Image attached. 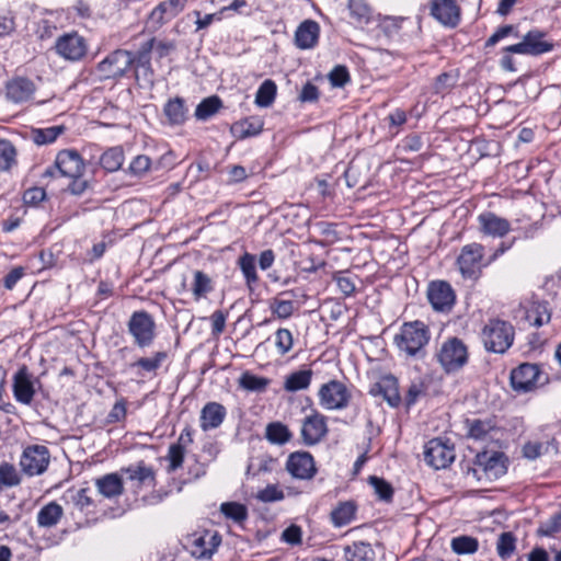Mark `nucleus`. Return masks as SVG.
<instances>
[{"instance_id": "17", "label": "nucleus", "mask_w": 561, "mask_h": 561, "mask_svg": "<svg viewBox=\"0 0 561 561\" xmlns=\"http://www.w3.org/2000/svg\"><path fill=\"white\" fill-rule=\"evenodd\" d=\"M300 433L305 445L318 444L328 433L325 416L318 411H312L304 419Z\"/></svg>"}, {"instance_id": "43", "label": "nucleus", "mask_w": 561, "mask_h": 561, "mask_svg": "<svg viewBox=\"0 0 561 561\" xmlns=\"http://www.w3.org/2000/svg\"><path fill=\"white\" fill-rule=\"evenodd\" d=\"M266 439L276 445H284L291 438V433L288 427L280 422H273L266 426Z\"/></svg>"}, {"instance_id": "23", "label": "nucleus", "mask_w": 561, "mask_h": 561, "mask_svg": "<svg viewBox=\"0 0 561 561\" xmlns=\"http://www.w3.org/2000/svg\"><path fill=\"white\" fill-rule=\"evenodd\" d=\"M370 393L381 394L391 408H398L402 401L398 379L392 375L382 377L371 389Z\"/></svg>"}, {"instance_id": "44", "label": "nucleus", "mask_w": 561, "mask_h": 561, "mask_svg": "<svg viewBox=\"0 0 561 561\" xmlns=\"http://www.w3.org/2000/svg\"><path fill=\"white\" fill-rule=\"evenodd\" d=\"M65 127L61 125L50 126L46 128L33 129L31 135L32 139L36 145H48L54 142L62 133Z\"/></svg>"}, {"instance_id": "25", "label": "nucleus", "mask_w": 561, "mask_h": 561, "mask_svg": "<svg viewBox=\"0 0 561 561\" xmlns=\"http://www.w3.org/2000/svg\"><path fill=\"white\" fill-rule=\"evenodd\" d=\"M167 357V352L158 351L154 352L151 356L139 357L137 360L128 364V368L134 370L137 376L141 377H144L146 374H156Z\"/></svg>"}, {"instance_id": "34", "label": "nucleus", "mask_w": 561, "mask_h": 561, "mask_svg": "<svg viewBox=\"0 0 561 561\" xmlns=\"http://www.w3.org/2000/svg\"><path fill=\"white\" fill-rule=\"evenodd\" d=\"M526 320L534 327H541L550 321L551 313L547 302H533L525 313Z\"/></svg>"}, {"instance_id": "48", "label": "nucleus", "mask_w": 561, "mask_h": 561, "mask_svg": "<svg viewBox=\"0 0 561 561\" xmlns=\"http://www.w3.org/2000/svg\"><path fill=\"white\" fill-rule=\"evenodd\" d=\"M351 16L359 24H367L370 21L371 10L366 0H348Z\"/></svg>"}, {"instance_id": "45", "label": "nucleus", "mask_w": 561, "mask_h": 561, "mask_svg": "<svg viewBox=\"0 0 561 561\" xmlns=\"http://www.w3.org/2000/svg\"><path fill=\"white\" fill-rule=\"evenodd\" d=\"M450 547L456 554H472L478 551L479 541L474 537L461 535L451 539Z\"/></svg>"}, {"instance_id": "2", "label": "nucleus", "mask_w": 561, "mask_h": 561, "mask_svg": "<svg viewBox=\"0 0 561 561\" xmlns=\"http://www.w3.org/2000/svg\"><path fill=\"white\" fill-rule=\"evenodd\" d=\"M431 339L428 327L420 320L404 322L394 336V344L409 357L422 358Z\"/></svg>"}, {"instance_id": "41", "label": "nucleus", "mask_w": 561, "mask_h": 561, "mask_svg": "<svg viewBox=\"0 0 561 561\" xmlns=\"http://www.w3.org/2000/svg\"><path fill=\"white\" fill-rule=\"evenodd\" d=\"M277 92L276 83L271 80H264L255 94V104L260 107H268L273 104Z\"/></svg>"}, {"instance_id": "9", "label": "nucleus", "mask_w": 561, "mask_h": 561, "mask_svg": "<svg viewBox=\"0 0 561 561\" xmlns=\"http://www.w3.org/2000/svg\"><path fill=\"white\" fill-rule=\"evenodd\" d=\"M85 163L77 150L65 149L57 153L54 165L46 169L44 176L81 178Z\"/></svg>"}, {"instance_id": "24", "label": "nucleus", "mask_w": 561, "mask_h": 561, "mask_svg": "<svg viewBox=\"0 0 561 561\" xmlns=\"http://www.w3.org/2000/svg\"><path fill=\"white\" fill-rule=\"evenodd\" d=\"M320 34V26L313 20H305L295 32V44L300 49L314 47Z\"/></svg>"}, {"instance_id": "15", "label": "nucleus", "mask_w": 561, "mask_h": 561, "mask_svg": "<svg viewBox=\"0 0 561 561\" xmlns=\"http://www.w3.org/2000/svg\"><path fill=\"white\" fill-rule=\"evenodd\" d=\"M36 385H41L38 379H33L27 367L23 365L13 377L12 391L14 399L22 404L30 405L36 393Z\"/></svg>"}, {"instance_id": "14", "label": "nucleus", "mask_w": 561, "mask_h": 561, "mask_svg": "<svg viewBox=\"0 0 561 561\" xmlns=\"http://www.w3.org/2000/svg\"><path fill=\"white\" fill-rule=\"evenodd\" d=\"M455 456L454 447L440 438L431 439L424 447V461L435 470L447 468Z\"/></svg>"}, {"instance_id": "55", "label": "nucleus", "mask_w": 561, "mask_h": 561, "mask_svg": "<svg viewBox=\"0 0 561 561\" xmlns=\"http://www.w3.org/2000/svg\"><path fill=\"white\" fill-rule=\"evenodd\" d=\"M275 347L277 353L282 356L290 352L294 345V337L290 330L280 328L275 332Z\"/></svg>"}, {"instance_id": "10", "label": "nucleus", "mask_w": 561, "mask_h": 561, "mask_svg": "<svg viewBox=\"0 0 561 561\" xmlns=\"http://www.w3.org/2000/svg\"><path fill=\"white\" fill-rule=\"evenodd\" d=\"M50 462L49 449L44 445L26 446L20 457V467L23 473L28 477L43 474Z\"/></svg>"}, {"instance_id": "38", "label": "nucleus", "mask_w": 561, "mask_h": 561, "mask_svg": "<svg viewBox=\"0 0 561 561\" xmlns=\"http://www.w3.org/2000/svg\"><path fill=\"white\" fill-rule=\"evenodd\" d=\"M96 486L99 492L106 497H114L123 492L122 479L116 473H110L98 479Z\"/></svg>"}, {"instance_id": "28", "label": "nucleus", "mask_w": 561, "mask_h": 561, "mask_svg": "<svg viewBox=\"0 0 561 561\" xmlns=\"http://www.w3.org/2000/svg\"><path fill=\"white\" fill-rule=\"evenodd\" d=\"M264 122L257 116H251L236 122L231 125L230 131L238 139H245L257 136L263 130Z\"/></svg>"}, {"instance_id": "50", "label": "nucleus", "mask_w": 561, "mask_h": 561, "mask_svg": "<svg viewBox=\"0 0 561 561\" xmlns=\"http://www.w3.org/2000/svg\"><path fill=\"white\" fill-rule=\"evenodd\" d=\"M16 162V150L11 141L0 139V171H9Z\"/></svg>"}, {"instance_id": "40", "label": "nucleus", "mask_w": 561, "mask_h": 561, "mask_svg": "<svg viewBox=\"0 0 561 561\" xmlns=\"http://www.w3.org/2000/svg\"><path fill=\"white\" fill-rule=\"evenodd\" d=\"M222 107V101L217 95L208 96L196 106L195 117L198 121H207Z\"/></svg>"}, {"instance_id": "32", "label": "nucleus", "mask_w": 561, "mask_h": 561, "mask_svg": "<svg viewBox=\"0 0 561 561\" xmlns=\"http://www.w3.org/2000/svg\"><path fill=\"white\" fill-rule=\"evenodd\" d=\"M468 435L476 440H486L494 437L495 425L492 420L467 421Z\"/></svg>"}, {"instance_id": "36", "label": "nucleus", "mask_w": 561, "mask_h": 561, "mask_svg": "<svg viewBox=\"0 0 561 561\" xmlns=\"http://www.w3.org/2000/svg\"><path fill=\"white\" fill-rule=\"evenodd\" d=\"M238 266L242 272L245 279V284L250 290H253V286L257 283L259 276L255 266V255L245 252L238 259Z\"/></svg>"}, {"instance_id": "61", "label": "nucleus", "mask_w": 561, "mask_h": 561, "mask_svg": "<svg viewBox=\"0 0 561 561\" xmlns=\"http://www.w3.org/2000/svg\"><path fill=\"white\" fill-rule=\"evenodd\" d=\"M173 48V45L165 42H158L156 43L154 39H151L146 43L144 47V51L139 54L138 56V64L142 62V59H146L145 61L148 62L147 54L151 49H156L160 57H163L169 54V51Z\"/></svg>"}, {"instance_id": "35", "label": "nucleus", "mask_w": 561, "mask_h": 561, "mask_svg": "<svg viewBox=\"0 0 561 561\" xmlns=\"http://www.w3.org/2000/svg\"><path fill=\"white\" fill-rule=\"evenodd\" d=\"M312 375L311 369L294 371L286 377L284 389L288 392L305 390L310 386Z\"/></svg>"}, {"instance_id": "7", "label": "nucleus", "mask_w": 561, "mask_h": 561, "mask_svg": "<svg viewBox=\"0 0 561 561\" xmlns=\"http://www.w3.org/2000/svg\"><path fill=\"white\" fill-rule=\"evenodd\" d=\"M443 370L447 374L456 373L468 362V350L458 337L444 341L435 355Z\"/></svg>"}, {"instance_id": "4", "label": "nucleus", "mask_w": 561, "mask_h": 561, "mask_svg": "<svg viewBox=\"0 0 561 561\" xmlns=\"http://www.w3.org/2000/svg\"><path fill=\"white\" fill-rule=\"evenodd\" d=\"M515 336L514 327L504 320L492 319L484 325L481 340L488 352L503 354L513 344Z\"/></svg>"}, {"instance_id": "63", "label": "nucleus", "mask_w": 561, "mask_h": 561, "mask_svg": "<svg viewBox=\"0 0 561 561\" xmlns=\"http://www.w3.org/2000/svg\"><path fill=\"white\" fill-rule=\"evenodd\" d=\"M151 165V160L149 157L145 154L137 156L133 159L129 164V172L136 176L144 175L147 171H149Z\"/></svg>"}, {"instance_id": "31", "label": "nucleus", "mask_w": 561, "mask_h": 561, "mask_svg": "<svg viewBox=\"0 0 561 561\" xmlns=\"http://www.w3.org/2000/svg\"><path fill=\"white\" fill-rule=\"evenodd\" d=\"M344 558L346 561H375V551L370 543L357 541L344 548Z\"/></svg>"}, {"instance_id": "5", "label": "nucleus", "mask_w": 561, "mask_h": 561, "mask_svg": "<svg viewBox=\"0 0 561 561\" xmlns=\"http://www.w3.org/2000/svg\"><path fill=\"white\" fill-rule=\"evenodd\" d=\"M127 332L138 348H148L157 337V324L148 311L137 310L127 321Z\"/></svg>"}, {"instance_id": "30", "label": "nucleus", "mask_w": 561, "mask_h": 561, "mask_svg": "<svg viewBox=\"0 0 561 561\" xmlns=\"http://www.w3.org/2000/svg\"><path fill=\"white\" fill-rule=\"evenodd\" d=\"M357 506L353 501L340 502L331 512V522L335 527H343L355 519Z\"/></svg>"}, {"instance_id": "58", "label": "nucleus", "mask_w": 561, "mask_h": 561, "mask_svg": "<svg viewBox=\"0 0 561 561\" xmlns=\"http://www.w3.org/2000/svg\"><path fill=\"white\" fill-rule=\"evenodd\" d=\"M256 499L263 503L279 502L285 499V493L277 484H268L257 492Z\"/></svg>"}, {"instance_id": "46", "label": "nucleus", "mask_w": 561, "mask_h": 561, "mask_svg": "<svg viewBox=\"0 0 561 561\" xmlns=\"http://www.w3.org/2000/svg\"><path fill=\"white\" fill-rule=\"evenodd\" d=\"M22 481L18 469L9 462L0 465V491L5 488L18 486Z\"/></svg>"}, {"instance_id": "37", "label": "nucleus", "mask_w": 561, "mask_h": 561, "mask_svg": "<svg viewBox=\"0 0 561 561\" xmlns=\"http://www.w3.org/2000/svg\"><path fill=\"white\" fill-rule=\"evenodd\" d=\"M164 115L172 125H181L186 119L185 102L182 98L169 100L163 108Z\"/></svg>"}, {"instance_id": "26", "label": "nucleus", "mask_w": 561, "mask_h": 561, "mask_svg": "<svg viewBox=\"0 0 561 561\" xmlns=\"http://www.w3.org/2000/svg\"><path fill=\"white\" fill-rule=\"evenodd\" d=\"M186 1L187 0H165L152 10L150 19L159 24L170 21L183 11Z\"/></svg>"}, {"instance_id": "52", "label": "nucleus", "mask_w": 561, "mask_h": 561, "mask_svg": "<svg viewBox=\"0 0 561 561\" xmlns=\"http://www.w3.org/2000/svg\"><path fill=\"white\" fill-rule=\"evenodd\" d=\"M127 472L130 480L137 481L142 485H153L154 472L150 467L140 463L134 468H128Z\"/></svg>"}, {"instance_id": "21", "label": "nucleus", "mask_w": 561, "mask_h": 561, "mask_svg": "<svg viewBox=\"0 0 561 561\" xmlns=\"http://www.w3.org/2000/svg\"><path fill=\"white\" fill-rule=\"evenodd\" d=\"M34 92V82L23 77L10 80L5 87L7 98L14 103H24L30 101L33 98Z\"/></svg>"}, {"instance_id": "56", "label": "nucleus", "mask_w": 561, "mask_h": 561, "mask_svg": "<svg viewBox=\"0 0 561 561\" xmlns=\"http://www.w3.org/2000/svg\"><path fill=\"white\" fill-rule=\"evenodd\" d=\"M369 483L378 499L383 502H391L393 497V488L385 479L373 476L369 478Z\"/></svg>"}, {"instance_id": "11", "label": "nucleus", "mask_w": 561, "mask_h": 561, "mask_svg": "<svg viewBox=\"0 0 561 561\" xmlns=\"http://www.w3.org/2000/svg\"><path fill=\"white\" fill-rule=\"evenodd\" d=\"M54 49L62 59L76 62L87 55L88 42L78 32L72 31L60 35L55 42Z\"/></svg>"}, {"instance_id": "39", "label": "nucleus", "mask_w": 561, "mask_h": 561, "mask_svg": "<svg viewBox=\"0 0 561 561\" xmlns=\"http://www.w3.org/2000/svg\"><path fill=\"white\" fill-rule=\"evenodd\" d=\"M271 380L266 377L254 375L250 371H244L239 378L240 388L250 392H264L270 386Z\"/></svg>"}, {"instance_id": "49", "label": "nucleus", "mask_w": 561, "mask_h": 561, "mask_svg": "<svg viewBox=\"0 0 561 561\" xmlns=\"http://www.w3.org/2000/svg\"><path fill=\"white\" fill-rule=\"evenodd\" d=\"M220 512L229 519L236 523H242L248 518V508L245 505L237 502H226L220 506Z\"/></svg>"}, {"instance_id": "13", "label": "nucleus", "mask_w": 561, "mask_h": 561, "mask_svg": "<svg viewBox=\"0 0 561 561\" xmlns=\"http://www.w3.org/2000/svg\"><path fill=\"white\" fill-rule=\"evenodd\" d=\"M351 393L339 380H330L319 389L320 405L325 410H343L348 405Z\"/></svg>"}, {"instance_id": "57", "label": "nucleus", "mask_w": 561, "mask_h": 561, "mask_svg": "<svg viewBox=\"0 0 561 561\" xmlns=\"http://www.w3.org/2000/svg\"><path fill=\"white\" fill-rule=\"evenodd\" d=\"M513 37L518 38L519 32L517 26L515 25H503L500 26L485 42V47H491L496 45L499 42H501L504 38Z\"/></svg>"}, {"instance_id": "22", "label": "nucleus", "mask_w": 561, "mask_h": 561, "mask_svg": "<svg viewBox=\"0 0 561 561\" xmlns=\"http://www.w3.org/2000/svg\"><path fill=\"white\" fill-rule=\"evenodd\" d=\"M227 415L226 408L218 402L206 403L199 415V426L204 432L218 428Z\"/></svg>"}, {"instance_id": "20", "label": "nucleus", "mask_w": 561, "mask_h": 561, "mask_svg": "<svg viewBox=\"0 0 561 561\" xmlns=\"http://www.w3.org/2000/svg\"><path fill=\"white\" fill-rule=\"evenodd\" d=\"M479 230L484 236L503 238L511 231V224L507 219L497 216L492 211H483L477 217Z\"/></svg>"}, {"instance_id": "53", "label": "nucleus", "mask_w": 561, "mask_h": 561, "mask_svg": "<svg viewBox=\"0 0 561 561\" xmlns=\"http://www.w3.org/2000/svg\"><path fill=\"white\" fill-rule=\"evenodd\" d=\"M272 314L278 319H288L295 312V302L293 300H285L274 298L270 304Z\"/></svg>"}, {"instance_id": "42", "label": "nucleus", "mask_w": 561, "mask_h": 561, "mask_svg": "<svg viewBox=\"0 0 561 561\" xmlns=\"http://www.w3.org/2000/svg\"><path fill=\"white\" fill-rule=\"evenodd\" d=\"M124 163V151L121 147L107 149L100 158V164L108 172H115Z\"/></svg>"}, {"instance_id": "60", "label": "nucleus", "mask_w": 561, "mask_h": 561, "mask_svg": "<svg viewBox=\"0 0 561 561\" xmlns=\"http://www.w3.org/2000/svg\"><path fill=\"white\" fill-rule=\"evenodd\" d=\"M341 293L345 296H352L356 290V277L350 276L346 273L339 272L333 276Z\"/></svg>"}, {"instance_id": "62", "label": "nucleus", "mask_w": 561, "mask_h": 561, "mask_svg": "<svg viewBox=\"0 0 561 561\" xmlns=\"http://www.w3.org/2000/svg\"><path fill=\"white\" fill-rule=\"evenodd\" d=\"M282 541L290 545L298 546L302 541V529L300 526L296 524H291L287 528H285L280 536Z\"/></svg>"}, {"instance_id": "33", "label": "nucleus", "mask_w": 561, "mask_h": 561, "mask_svg": "<svg viewBox=\"0 0 561 561\" xmlns=\"http://www.w3.org/2000/svg\"><path fill=\"white\" fill-rule=\"evenodd\" d=\"M62 515V507L56 502H50L37 513V524L39 527L50 528L59 523Z\"/></svg>"}, {"instance_id": "6", "label": "nucleus", "mask_w": 561, "mask_h": 561, "mask_svg": "<svg viewBox=\"0 0 561 561\" xmlns=\"http://www.w3.org/2000/svg\"><path fill=\"white\" fill-rule=\"evenodd\" d=\"M506 458L500 451H482L476 456L469 472L479 481H493L506 473Z\"/></svg>"}, {"instance_id": "27", "label": "nucleus", "mask_w": 561, "mask_h": 561, "mask_svg": "<svg viewBox=\"0 0 561 561\" xmlns=\"http://www.w3.org/2000/svg\"><path fill=\"white\" fill-rule=\"evenodd\" d=\"M219 545L220 538L217 535L205 534L193 540L191 553L197 559L210 558Z\"/></svg>"}, {"instance_id": "3", "label": "nucleus", "mask_w": 561, "mask_h": 561, "mask_svg": "<svg viewBox=\"0 0 561 561\" xmlns=\"http://www.w3.org/2000/svg\"><path fill=\"white\" fill-rule=\"evenodd\" d=\"M456 265L462 278L478 280L482 276V270L490 265L484 245L479 242L465 244L456 259Z\"/></svg>"}, {"instance_id": "51", "label": "nucleus", "mask_w": 561, "mask_h": 561, "mask_svg": "<svg viewBox=\"0 0 561 561\" xmlns=\"http://www.w3.org/2000/svg\"><path fill=\"white\" fill-rule=\"evenodd\" d=\"M275 466V460L268 456H261L252 459L248 466V476H259L261 473L272 472Z\"/></svg>"}, {"instance_id": "54", "label": "nucleus", "mask_w": 561, "mask_h": 561, "mask_svg": "<svg viewBox=\"0 0 561 561\" xmlns=\"http://www.w3.org/2000/svg\"><path fill=\"white\" fill-rule=\"evenodd\" d=\"M516 538L512 533H502L496 542V551L500 558L508 559L515 551Z\"/></svg>"}, {"instance_id": "47", "label": "nucleus", "mask_w": 561, "mask_h": 561, "mask_svg": "<svg viewBox=\"0 0 561 561\" xmlns=\"http://www.w3.org/2000/svg\"><path fill=\"white\" fill-rule=\"evenodd\" d=\"M457 82L458 76L456 73L443 72L436 78L433 84V91L440 96H445L451 92Z\"/></svg>"}, {"instance_id": "64", "label": "nucleus", "mask_w": 561, "mask_h": 561, "mask_svg": "<svg viewBox=\"0 0 561 561\" xmlns=\"http://www.w3.org/2000/svg\"><path fill=\"white\" fill-rule=\"evenodd\" d=\"M184 454H185L184 447L180 443L172 444L169 447L168 459L170 461L171 470H176L178 468H180L182 466L183 460H184Z\"/></svg>"}, {"instance_id": "1", "label": "nucleus", "mask_w": 561, "mask_h": 561, "mask_svg": "<svg viewBox=\"0 0 561 561\" xmlns=\"http://www.w3.org/2000/svg\"><path fill=\"white\" fill-rule=\"evenodd\" d=\"M546 34L537 28L528 31L522 41L508 45L502 49V57L500 59V66L504 71L515 72L516 67L512 54L527 55V56H539L549 53L553 49V44L545 41Z\"/></svg>"}, {"instance_id": "8", "label": "nucleus", "mask_w": 561, "mask_h": 561, "mask_svg": "<svg viewBox=\"0 0 561 561\" xmlns=\"http://www.w3.org/2000/svg\"><path fill=\"white\" fill-rule=\"evenodd\" d=\"M135 62L136 58L130 51L116 49L96 65L95 73L101 81L121 78Z\"/></svg>"}, {"instance_id": "18", "label": "nucleus", "mask_w": 561, "mask_h": 561, "mask_svg": "<svg viewBox=\"0 0 561 561\" xmlns=\"http://www.w3.org/2000/svg\"><path fill=\"white\" fill-rule=\"evenodd\" d=\"M540 369L536 364L525 363L511 373V386L515 391L529 392L538 385Z\"/></svg>"}, {"instance_id": "19", "label": "nucleus", "mask_w": 561, "mask_h": 561, "mask_svg": "<svg viewBox=\"0 0 561 561\" xmlns=\"http://www.w3.org/2000/svg\"><path fill=\"white\" fill-rule=\"evenodd\" d=\"M431 14L444 26L456 27L460 22V8L455 0H433Z\"/></svg>"}, {"instance_id": "59", "label": "nucleus", "mask_w": 561, "mask_h": 561, "mask_svg": "<svg viewBox=\"0 0 561 561\" xmlns=\"http://www.w3.org/2000/svg\"><path fill=\"white\" fill-rule=\"evenodd\" d=\"M425 391L426 386L424 385V382L422 380H414L409 386V389L404 398L407 409L413 407L419 401V399L425 394Z\"/></svg>"}, {"instance_id": "16", "label": "nucleus", "mask_w": 561, "mask_h": 561, "mask_svg": "<svg viewBox=\"0 0 561 561\" xmlns=\"http://www.w3.org/2000/svg\"><path fill=\"white\" fill-rule=\"evenodd\" d=\"M286 470L298 480H311L317 473L314 459L308 451L291 453L286 461Z\"/></svg>"}, {"instance_id": "12", "label": "nucleus", "mask_w": 561, "mask_h": 561, "mask_svg": "<svg viewBox=\"0 0 561 561\" xmlns=\"http://www.w3.org/2000/svg\"><path fill=\"white\" fill-rule=\"evenodd\" d=\"M426 297L436 312L448 313L456 304V293L446 280H432L427 285Z\"/></svg>"}, {"instance_id": "29", "label": "nucleus", "mask_w": 561, "mask_h": 561, "mask_svg": "<svg viewBox=\"0 0 561 561\" xmlns=\"http://www.w3.org/2000/svg\"><path fill=\"white\" fill-rule=\"evenodd\" d=\"M214 289L215 282L209 275L199 270L193 272L191 291L195 301L206 298Z\"/></svg>"}]
</instances>
